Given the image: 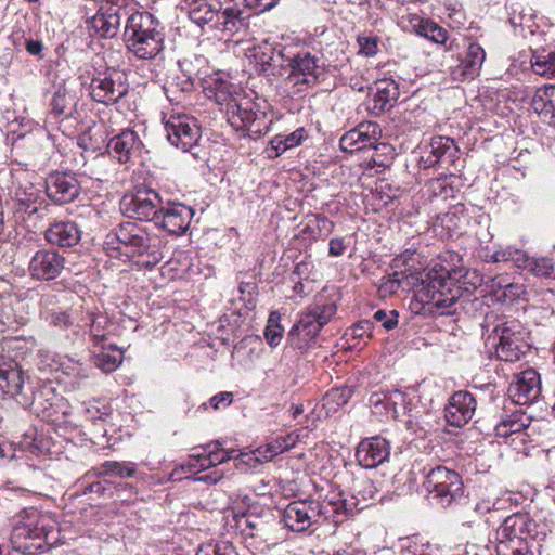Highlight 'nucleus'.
I'll list each match as a JSON object with an SVG mask.
<instances>
[{
	"label": "nucleus",
	"mask_w": 555,
	"mask_h": 555,
	"mask_svg": "<svg viewBox=\"0 0 555 555\" xmlns=\"http://www.w3.org/2000/svg\"><path fill=\"white\" fill-rule=\"evenodd\" d=\"M122 15L118 8L101 5L98 13L89 21V25L100 37L114 38L119 31Z\"/></svg>",
	"instance_id": "c756f323"
},
{
	"label": "nucleus",
	"mask_w": 555,
	"mask_h": 555,
	"mask_svg": "<svg viewBox=\"0 0 555 555\" xmlns=\"http://www.w3.org/2000/svg\"><path fill=\"white\" fill-rule=\"evenodd\" d=\"M530 422V416L521 410L504 413L494 427L495 436L504 438L514 449H520L527 442L528 434L525 430Z\"/></svg>",
	"instance_id": "f3484780"
},
{
	"label": "nucleus",
	"mask_w": 555,
	"mask_h": 555,
	"mask_svg": "<svg viewBox=\"0 0 555 555\" xmlns=\"http://www.w3.org/2000/svg\"><path fill=\"white\" fill-rule=\"evenodd\" d=\"M196 555H236V553L231 544L222 542L202 545Z\"/></svg>",
	"instance_id": "680f3d73"
},
{
	"label": "nucleus",
	"mask_w": 555,
	"mask_h": 555,
	"mask_svg": "<svg viewBox=\"0 0 555 555\" xmlns=\"http://www.w3.org/2000/svg\"><path fill=\"white\" fill-rule=\"evenodd\" d=\"M44 238L53 246L69 248L81 240V230L74 221H55L44 231Z\"/></svg>",
	"instance_id": "bb28decb"
},
{
	"label": "nucleus",
	"mask_w": 555,
	"mask_h": 555,
	"mask_svg": "<svg viewBox=\"0 0 555 555\" xmlns=\"http://www.w3.org/2000/svg\"><path fill=\"white\" fill-rule=\"evenodd\" d=\"M89 90L95 102L105 105L115 104L128 92L126 76L117 69L98 73L91 79Z\"/></svg>",
	"instance_id": "9b49d317"
},
{
	"label": "nucleus",
	"mask_w": 555,
	"mask_h": 555,
	"mask_svg": "<svg viewBox=\"0 0 555 555\" xmlns=\"http://www.w3.org/2000/svg\"><path fill=\"white\" fill-rule=\"evenodd\" d=\"M535 14L531 8L529 9H522L520 12L513 13V16L511 17V22L513 25H518L522 29L527 28L531 34L534 33L533 27H537L534 23Z\"/></svg>",
	"instance_id": "4d7b16f0"
},
{
	"label": "nucleus",
	"mask_w": 555,
	"mask_h": 555,
	"mask_svg": "<svg viewBox=\"0 0 555 555\" xmlns=\"http://www.w3.org/2000/svg\"><path fill=\"white\" fill-rule=\"evenodd\" d=\"M461 295V286L442 266L424 272L416 294L429 313L439 315L455 313Z\"/></svg>",
	"instance_id": "7ed1b4c3"
},
{
	"label": "nucleus",
	"mask_w": 555,
	"mask_h": 555,
	"mask_svg": "<svg viewBox=\"0 0 555 555\" xmlns=\"http://www.w3.org/2000/svg\"><path fill=\"white\" fill-rule=\"evenodd\" d=\"M353 391L349 387L331 389L324 397V405H345L351 398Z\"/></svg>",
	"instance_id": "6e6d98bb"
},
{
	"label": "nucleus",
	"mask_w": 555,
	"mask_h": 555,
	"mask_svg": "<svg viewBox=\"0 0 555 555\" xmlns=\"http://www.w3.org/2000/svg\"><path fill=\"white\" fill-rule=\"evenodd\" d=\"M228 121L235 130H247L261 133L260 121L266 118L264 112L248 96L234 98L227 104Z\"/></svg>",
	"instance_id": "f8f14e48"
},
{
	"label": "nucleus",
	"mask_w": 555,
	"mask_h": 555,
	"mask_svg": "<svg viewBox=\"0 0 555 555\" xmlns=\"http://www.w3.org/2000/svg\"><path fill=\"white\" fill-rule=\"evenodd\" d=\"M160 238L132 221L112 229L105 236L104 250L112 258L134 259L137 263L153 269L164 258Z\"/></svg>",
	"instance_id": "f257e3e1"
},
{
	"label": "nucleus",
	"mask_w": 555,
	"mask_h": 555,
	"mask_svg": "<svg viewBox=\"0 0 555 555\" xmlns=\"http://www.w3.org/2000/svg\"><path fill=\"white\" fill-rule=\"evenodd\" d=\"M530 62L535 74L555 77V50H535L531 55Z\"/></svg>",
	"instance_id": "a19ab883"
},
{
	"label": "nucleus",
	"mask_w": 555,
	"mask_h": 555,
	"mask_svg": "<svg viewBox=\"0 0 555 555\" xmlns=\"http://www.w3.org/2000/svg\"><path fill=\"white\" fill-rule=\"evenodd\" d=\"M215 26H221L229 33H238L249 25L251 16L248 5L243 0H221Z\"/></svg>",
	"instance_id": "412c9836"
},
{
	"label": "nucleus",
	"mask_w": 555,
	"mask_h": 555,
	"mask_svg": "<svg viewBox=\"0 0 555 555\" xmlns=\"http://www.w3.org/2000/svg\"><path fill=\"white\" fill-rule=\"evenodd\" d=\"M53 531L54 524L33 509L14 524L10 541L13 548L23 555L43 553L53 543L50 538Z\"/></svg>",
	"instance_id": "423d86ee"
},
{
	"label": "nucleus",
	"mask_w": 555,
	"mask_h": 555,
	"mask_svg": "<svg viewBox=\"0 0 555 555\" xmlns=\"http://www.w3.org/2000/svg\"><path fill=\"white\" fill-rule=\"evenodd\" d=\"M390 442L380 437L374 436L361 440L356 450L358 464L365 469H373L389 461Z\"/></svg>",
	"instance_id": "6ab92c4d"
},
{
	"label": "nucleus",
	"mask_w": 555,
	"mask_h": 555,
	"mask_svg": "<svg viewBox=\"0 0 555 555\" xmlns=\"http://www.w3.org/2000/svg\"><path fill=\"white\" fill-rule=\"evenodd\" d=\"M164 38L163 27L152 13L138 11L127 17L124 42L137 59H155L164 49Z\"/></svg>",
	"instance_id": "20e7f679"
},
{
	"label": "nucleus",
	"mask_w": 555,
	"mask_h": 555,
	"mask_svg": "<svg viewBox=\"0 0 555 555\" xmlns=\"http://www.w3.org/2000/svg\"><path fill=\"white\" fill-rule=\"evenodd\" d=\"M476 408V399L469 391H456L446 406V420L451 426L462 427L473 418Z\"/></svg>",
	"instance_id": "b1692460"
},
{
	"label": "nucleus",
	"mask_w": 555,
	"mask_h": 555,
	"mask_svg": "<svg viewBox=\"0 0 555 555\" xmlns=\"http://www.w3.org/2000/svg\"><path fill=\"white\" fill-rule=\"evenodd\" d=\"M181 468L182 470L188 468L190 473H201L211 468L207 451L201 449V451L190 454L186 465H182Z\"/></svg>",
	"instance_id": "864d4df0"
},
{
	"label": "nucleus",
	"mask_w": 555,
	"mask_h": 555,
	"mask_svg": "<svg viewBox=\"0 0 555 555\" xmlns=\"http://www.w3.org/2000/svg\"><path fill=\"white\" fill-rule=\"evenodd\" d=\"M550 529L546 522L528 512H517L504 518L495 531L498 555H527L529 541H542Z\"/></svg>",
	"instance_id": "f03ea898"
},
{
	"label": "nucleus",
	"mask_w": 555,
	"mask_h": 555,
	"mask_svg": "<svg viewBox=\"0 0 555 555\" xmlns=\"http://www.w3.org/2000/svg\"><path fill=\"white\" fill-rule=\"evenodd\" d=\"M164 203L163 197L154 189L139 186L133 193L125 195L120 205L128 217L155 224L164 209Z\"/></svg>",
	"instance_id": "1a4fd4ad"
},
{
	"label": "nucleus",
	"mask_w": 555,
	"mask_h": 555,
	"mask_svg": "<svg viewBox=\"0 0 555 555\" xmlns=\"http://www.w3.org/2000/svg\"><path fill=\"white\" fill-rule=\"evenodd\" d=\"M299 235L304 240H309L310 242H315L320 237V229L318 221H315V215H309L306 217L305 221L300 224Z\"/></svg>",
	"instance_id": "bf43d9fd"
},
{
	"label": "nucleus",
	"mask_w": 555,
	"mask_h": 555,
	"mask_svg": "<svg viewBox=\"0 0 555 555\" xmlns=\"http://www.w3.org/2000/svg\"><path fill=\"white\" fill-rule=\"evenodd\" d=\"M411 22L417 35L439 44L447 42L448 31L435 22L420 17H414Z\"/></svg>",
	"instance_id": "58836bf2"
},
{
	"label": "nucleus",
	"mask_w": 555,
	"mask_h": 555,
	"mask_svg": "<svg viewBox=\"0 0 555 555\" xmlns=\"http://www.w3.org/2000/svg\"><path fill=\"white\" fill-rule=\"evenodd\" d=\"M433 503L443 508L451 506L463 495L462 477L454 469L443 465L430 468L423 483Z\"/></svg>",
	"instance_id": "6e6552de"
},
{
	"label": "nucleus",
	"mask_w": 555,
	"mask_h": 555,
	"mask_svg": "<svg viewBox=\"0 0 555 555\" xmlns=\"http://www.w3.org/2000/svg\"><path fill=\"white\" fill-rule=\"evenodd\" d=\"M494 333L499 340L495 353L500 360L516 362L527 352L526 333L518 321H504L495 326Z\"/></svg>",
	"instance_id": "9d476101"
},
{
	"label": "nucleus",
	"mask_w": 555,
	"mask_h": 555,
	"mask_svg": "<svg viewBox=\"0 0 555 555\" xmlns=\"http://www.w3.org/2000/svg\"><path fill=\"white\" fill-rule=\"evenodd\" d=\"M360 52L365 56H375L379 49V38L375 36L359 35L357 39Z\"/></svg>",
	"instance_id": "e2e57ef3"
},
{
	"label": "nucleus",
	"mask_w": 555,
	"mask_h": 555,
	"mask_svg": "<svg viewBox=\"0 0 555 555\" xmlns=\"http://www.w3.org/2000/svg\"><path fill=\"white\" fill-rule=\"evenodd\" d=\"M357 134H360L359 144L361 151L377 149L382 137V128L375 121H364L356 127Z\"/></svg>",
	"instance_id": "37998d69"
},
{
	"label": "nucleus",
	"mask_w": 555,
	"mask_h": 555,
	"mask_svg": "<svg viewBox=\"0 0 555 555\" xmlns=\"http://www.w3.org/2000/svg\"><path fill=\"white\" fill-rule=\"evenodd\" d=\"M360 134H357L356 128L347 131L339 140L341 151L354 153L361 151L359 144Z\"/></svg>",
	"instance_id": "0e129e2a"
},
{
	"label": "nucleus",
	"mask_w": 555,
	"mask_h": 555,
	"mask_svg": "<svg viewBox=\"0 0 555 555\" xmlns=\"http://www.w3.org/2000/svg\"><path fill=\"white\" fill-rule=\"evenodd\" d=\"M12 199L16 203L17 211L36 214L41 205L40 190L30 182L13 184L10 190Z\"/></svg>",
	"instance_id": "2f4dec72"
},
{
	"label": "nucleus",
	"mask_w": 555,
	"mask_h": 555,
	"mask_svg": "<svg viewBox=\"0 0 555 555\" xmlns=\"http://www.w3.org/2000/svg\"><path fill=\"white\" fill-rule=\"evenodd\" d=\"M94 476L93 469L87 473L80 479V488L83 494L95 493L99 496L112 495L113 488L107 480H98L90 483H86L87 478Z\"/></svg>",
	"instance_id": "3c124183"
},
{
	"label": "nucleus",
	"mask_w": 555,
	"mask_h": 555,
	"mask_svg": "<svg viewBox=\"0 0 555 555\" xmlns=\"http://www.w3.org/2000/svg\"><path fill=\"white\" fill-rule=\"evenodd\" d=\"M285 47L275 44L269 40H263L259 46L254 48L253 57L259 70L266 75H275L276 62L284 61Z\"/></svg>",
	"instance_id": "c85d7f7f"
},
{
	"label": "nucleus",
	"mask_w": 555,
	"mask_h": 555,
	"mask_svg": "<svg viewBox=\"0 0 555 555\" xmlns=\"http://www.w3.org/2000/svg\"><path fill=\"white\" fill-rule=\"evenodd\" d=\"M235 528L245 538L258 539L262 542L273 540V533L279 526L274 514L270 509L261 512H247L234 517Z\"/></svg>",
	"instance_id": "ddd939ff"
},
{
	"label": "nucleus",
	"mask_w": 555,
	"mask_h": 555,
	"mask_svg": "<svg viewBox=\"0 0 555 555\" xmlns=\"http://www.w3.org/2000/svg\"><path fill=\"white\" fill-rule=\"evenodd\" d=\"M395 389L375 391L370 396L369 402L376 414H390L392 393Z\"/></svg>",
	"instance_id": "8fccbe9b"
},
{
	"label": "nucleus",
	"mask_w": 555,
	"mask_h": 555,
	"mask_svg": "<svg viewBox=\"0 0 555 555\" xmlns=\"http://www.w3.org/2000/svg\"><path fill=\"white\" fill-rule=\"evenodd\" d=\"M284 328L281 325V314L278 311H272L269 314L267 326L264 328V338L267 344L274 348L280 345L283 338Z\"/></svg>",
	"instance_id": "de8ad7c7"
},
{
	"label": "nucleus",
	"mask_w": 555,
	"mask_h": 555,
	"mask_svg": "<svg viewBox=\"0 0 555 555\" xmlns=\"http://www.w3.org/2000/svg\"><path fill=\"white\" fill-rule=\"evenodd\" d=\"M46 320L62 330L68 328L72 326L73 321L67 312L64 311H50L48 312Z\"/></svg>",
	"instance_id": "338daca9"
},
{
	"label": "nucleus",
	"mask_w": 555,
	"mask_h": 555,
	"mask_svg": "<svg viewBox=\"0 0 555 555\" xmlns=\"http://www.w3.org/2000/svg\"><path fill=\"white\" fill-rule=\"evenodd\" d=\"M164 209L158 216L155 225L171 235H181L190 227L194 209L180 202L165 201Z\"/></svg>",
	"instance_id": "a211bd4d"
},
{
	"label": "nucleus",
	"mask_w": 555,
	"mask_h": 555,
	"mask_svg": "<svg viewBox=\"0 0 555 555\" xmlns=\"http://www.w3.org/2000/svg\"><path fill=\"white\" fill-rule=\"evenodd\" d=\"M231 89L232 85L222 78H211L206 81L205 86L207 96L210 99L214 98L219 104H228L230 100L235 98L232 96Z\"/></svg>",
	"instance_id": "a18cd8bd"
},
{
	"label": "nucleus",
	"mask_w": 555,
	"mask_h": 555,
	"mask_svg": "<svg viewBox=\"0 0 555 555\" xmlns=\"http://www.w3.org/2000/svg\"><path fill=\"white\" fill-rule=\"evenodd\" d=\"M508 502L512 503V495L509 493L501 498H498L494 501L483 500L481 502H478L476 504L475 511L480 514L501 511L505 508V505Z\"/></svg>",
	"instance_id": "13d9d810"
},
{
	"label": "nucleus",
	"mask_w": 555,
	"mask_h": 555,
	"mask_svg": "<svg viewBox=\"0 0 555 555\" xmlns=\"http://www.w3.org/2000/svg\"><path fill=\"white\" fill-rule=\"evenodd\" d=\"M122 361V351L109 345L94 354L93 363L104 373L115 371Z\"/></svg>",
	"instance_id": "79ce46f5"
},
{
	"label": "nucleus",
	"mask_w": 555,
	"mask_h": 555,
	"mask_svg": "<svg viewBox=\"0 0 555 555\" xmlns=\"http://www.w3.org/2000/svg\"><path fill=\"white\" fill-rule=\"evenodd\" d=\"M378 489L374 481L371 479L360 480L354 487V494L351 502H345V509L347 513L353 511H362L377 501Z\"/></svg>",
	"instance_id": "473e14b6"
},
{
	"label": "nucleus",
	"mask_w": 555,
	"mask_h": 555,
	"mask_svg": "<svg viewBox=\"0 0 555 555\" xmlns=\"http://www.w3.org/2000/svg\"><path fill=\"white\" fill-rule=\"evenodd\" d=\"M540 393L541 378L534 369H528L517 374L507 389V395L512 402L518 405L534 402Z\"/></svg>",
	"instance_id": "aec40b11"
},
{
	"label": "nucleus",
	"mask_w": 555,
	"mask_h": 555,
	"mask_svg": "<svg viewBox=\"0 0 555 555\" xmlns=\"http://www.w3.org/2000/svg\"><path fill=\"white\" fill-rule=\"evenodd\" d=\"M85 417L92 423L105 421L111 414L109 404L102 399H93L81 403Z\"/></svg>",
	"instance_id": "49530a36"
},
{
	"label": "nucleus",
	"mask_w": 555,
	"mask_h": 555,
	"mask_svg": "<svg viewBox=\"0 0 555 555\" xmlns=\"http://www.w3.org/2000/svg\"><path fill=\"white\" fill-rule=\"evenodd\" d=\"M233 402V393L230 391H221L209 399L208 402H204L201 408L207 409L208 405L214 410H220L229 406Z\"/></svg>",
	"instance_id": "69168bd1"
},
{
	"label": "nucleus",
	"mask_w": 555,
	"mask_h": 555,
	"mask_svg": "<svg viewBox=\"0 0 555 555\" xmlns=\"http://www.w3.org/2000/svg\"><path fill=\"white\" fill-rule=\"evenodd\" d=\"M375 93L371 100L370 112L378 116L390 111L397 103L400 89L399 83L392 78L378 79L375 82Z\"/></svg>",
	"instance_id": "a878e982"
},
{
	"label": "nucleus",
	"mask_w": 555,
	"mask_h": 555,
	"mask_svg": "<svg viewBox=\"0 0 555 555\" xmlns=\"http://www.w3.org/2000/svg\"><path fill=\"white\" fill-rule=\"evenodd\" d=\"M306 130L298 128L288 134H276L271 139L266 153L269 158H276L289 149L296 147L301 144L306 138Z\"/></svg>",
	"instance_id": "c9c22d12"
},
{
	"label": "nucleus",
	"mask_w": 555,
	"mask_h": 555,
	"mask_svg": "<svg viewBox=\"0 0 555 555\" xmlns=\"http://www.w3.org/2000/svg\"><path fill=\"white\" fill-rule=\"evenodd\" d=\"M531 107L540 117L555 125V85L539 88L532 98Z\"/></svg>",
	"instance_id": "72a5a7b5"
},
{
	"label": "nucleus",
	"mask_w": 555,
	"mask_h": 555,
	"mask_svg": "<svg viewBox=\"0 0 555 555\" xmlns=\"http://www.w3.org/2000/svg\"><path fill=\"white\" fill-rule=\"evenodd\" d=\"M23 323L24 319L22 317L17 318V315L13 311L11 302L8 301L3 295L0 294V324L5 325L8 327H17Z\"/></svg>",
	"instance_id": "603ef678"
},
{
	"label": "nucleus",
	"mask_w": 555,
	"mask_h": 555,
	"mask_svg": "<svg viewBox=\"0 0 555 555\" xmlns=\"http://www.w3.org/2000/svg\"><path fill=\"white\" fill-rule=\"evenodd\" d=\"M48 197L57 205L72 203L80 193L76 177L68 172H52L46 180Z\"/></svg>",
	"instance_id": "4be33fe9"
},
{
	"label": "nucleus",
	"mask_w": 555,
	"mask_h": 555,
	"mask_svg": "<svg viewBox=\"0 0 555 555\" xmlns=\"http://www.w3.org/2000/svg\"><path fill=\"white\" fill-rule=\"evenodd\" d=\"M399 312L397 310L379 309L374 312L373 320L382 324L386 331H391L398 325Z\"/></svg>",
	"instance_id": "052dcab7"
},
{
	"label": "nucleus",
	"mask_w": 555,
	"mask_h": 555,
	"mask_svg": "<svg viewBox=\"0 0 555 555\" xmlns=\"http://www.w3.org/2000/svg\"><path fill=\"white\" fill-rule=\"evenodd\" d=\"M138 464L131 461H113L103 462L99 467L93 468L95 477H114L128 479L135 476Z\"/></svg>",
	"instance_id": "e433bc0d"
},
{
	"label": "nucleus",
	"mask_w": 555,
	"mask_h": 555,
	"mask_svg": "<svg viewBox=\"0 0 555 555\" xmlns=\"http://www.w3.org/2000/svg\"><path fill=\"white\" fill-rule=\"evenodd\" d=\"M486 60L483 48L476 42H470L467 47L465 57L460 65L452 72L455 79L466 80L476 77Z\"/></svg>",
	"instance_id": "7c9ffc66"
},
{
	"label": "nucleus",
	"mask_w": 555,
	"mask_h": 555,
	"mask_svg": "<svg viewBox=\"0 0 555 555\" xmlns=\"http://www.w3.org/2000/svg\"><path fill=\"white\" fill-rule=\"evenodd\" d=\"M50 116L55 120H65L73 117L76 102L70 92L63 86H59L50 102Z\"/></svg>",
	"instance_id": "f704fd0d"
},
{
	"label": "nucleus",
	"mask_w": 555,
	"mask_h": 555,
	"mask_svg": "<svg viewBox=\"0 0 555 555\" xmlns=\"http://www.w3.org/2000/svg\"><path fill=\"white\" fill-rule=\"evenodd\" d=\"M374 324L371 320H361L351 327V334L356 338L372 337Z\"/></svg>",
	"instance_id": "774afa93"
},
{
	"label": "nucleus",
	"mask_w": 555,
	"mask_h": 555,
	"mask_svg": "<svg viewBox=\"0 0 555 555\" xmlns=\"http://www.w3.org/2000/svg\"><path fill=\"white\" fill-rule=\"evenodd\" d=\"M525 254L526 253H524L519 249L506 247V248L494 251L491 255V260H492V262H508V261H511L517 268L520 269Z\"/></svg>",
	"instance_id": "5fc2aeb1"
},
{
	"label": "nucleus",
	"mask_w": 555,
	"mask_h": 555,
	"mask_svg": "<svg viewBox=\"0 0 555 555\" xmlns=\"http://www.w3.org/2000/svg\"><path fill=\"white\" fill-rule=\"evenodd\" d=\"M459 149L449 137H434L425 146L421 156L424 168H430L441 162L453 163Z\"/></svg>",
	"instance_id": "393cba45"
},
{
	"label": "nucleus",
	"mask_w": 555,
	"mask_h": 555,
	"mask_svg": "<svg viewBox=\"0 0 555 555\" xmlns=\"http://www.w3.org/2000/svg\"><path fill=\"white\" fill-rule=\"evenodd\" d=\"M189 17L199 27L211 23L217 20L218 9H215L210 3L205 0H193L189 4Z\"/></svg>",
	"instance_id": "ea45409f"
},
{
	"label": "nucleus",
	"mask_w": 555,
	"mask_h": 555,
	"mask_svg": "<svg viewBox=\"0 0 555 555\" xmlns=\"http://www.w3.org/2000/svg\"><path fill=\"white\" fill-rule=\"evenodd\" d=\"M24 372L17 362L0 359V397L22 395Z\"/></svg>",
	"instance_id": "cd10ccee"
},
{
	"label": "nucleus",
	"mask_w": 555,
	"mask_h": 555,
	"mask_svg": "<svg viewBox=\"0 0 555 555\" xmlns=\"http://www.w3.org/2000/svg\"><path fill=\"white\" fill-rule=\"evenodd\" d=\"M220 446L221 444L219 441H215L202 448L203 451H207L209 455V461L211 462V467L223 464L229 460L237 457L236 450H225Z\"/></svg>",
	"instance_id": "09e8293b"
},
{
	"label": "nucleus",
	"mask_w": 555,
	"mask_h": 555,
	"mask_svg": "<svg viewBox=\"0 0 555 555\" xmlns=\"http://www.w3.org/2000/svg\"><path fill=\"white\" fill-rule=\"evenodd\" d=\"M165 130L170 144L183 152H190L201 139L196 119L185 114L170 115L165 122Z\"/></svg>",
	"instance_id": "4468645a"
},
{
	"label": "nucleus",
	"mask_w": 555,
	"mask_h": 555,
	"mask_svg": "<svg viewBox=\"0 0 555 555\" xmlns=\"http://www.w3.org/2000/svg\"><path fill=\"white\" fill-rule=\"evenodd\" d=\"M142 147L143 143L139 134L131 129L121 130L118 134L111 138L106 145L108 155L121 164L139 157Z\"/></svg>",
	"instance_id": "5701e85b"
},
{
	"label": "nucleus",
	"mask_w": 555,
	"mask_h": 555,
	"mask_svg": "<svg viewBox=\"0 0 555 555\" xmlns=\"http://www.w3.org/2000/svg\"><path fill=\"white\" fill-rule=\"evenodd\" d=\"M520 269L528 270L539 278H552L555 272L553 259L548 257H530L525 254Z\"/></svg>",
	"instance_id": "c03bdc74"
},
{
	"label": "nucleus",
	"mask_w": 555,
	"mask_h": 555,
	"mask_svg": "<svg viewBox=\"0 0 555 555\" xmlns=\"http://www.w3.org/2000/svg\"><path fill=\"white\" fill-rule=\"evenodd\" d=\"M337 307L333 301H324L318 297L299 315L297 322L289 330L287 341L289 346L301 352L312 348L321 330L336 314Z\"/></svg>",
	"instance_id": "39448f33"
},
{
	"label": "nucleus",
	"mask_w": 555,
	"mask_h": 555,
	"mask_svg": "<svg viewBox=\"0 0 555 555\" xmlns=\"http://www.w3.org/2000/svg\"><path fill=\"white\" fill-rule=\"evenodd\" d=\"M288 75L284 86L289 95L295 96L306 92L323 79L324 62L309 51H299L293 56H286Z\"/></svg>",
	"instance_id": "0eeeda50"
},
{
	"label": "nucleus",
	"mask_w": 555,
	"mask_h": 555,
	"mask_svg": "<svg viewBox=\"0 0 555 555\" xmlns=\"http://www.w3.org/2000/svg\"><path fill=\"white\" fill-rule=\"evenodd\" d=\"M391 416L396 420H399L402 416H409L406 420V427L415 433L420 429L424 434L426 429L424 427L418 426V422L412 418V400L408 398V395L399 389H395L392 393V404H391Z\"/></svg>",
	"instance_id": "4c0bfd02"
},
{
	"label": "nucleus",
	"mask_w": 555,
	"mask_h": 555,
	"mask_svg": "<svg viewBox=\"0 0 555 555\" xmlns=\"http://www.w3.org/2000/svg\"><path fill=\"white\" fill-rule=\"evenodd\" d=\"M322 504L314 500L291 502L282 514L284 526L293 532H305L322 516Z\"/></svg>",
	"instance_id": "2eb2a0df"
},
{
	"label": "nucleus",
	"mask_w": 555,
	"mask_h": 555,
	"mask_svg": "<svg viewBox=\"0 0 555 555\" xmlns=\"http://www.w3.org/2000/svg\"><path fill=\"white\" fill-rule=\"evenodd\" d=\"M63 255L51 247L37 249L28 261L29 276L35 281L48 282L59 278L65 269Z\"/></svg>",
	"instance_id": "dca6fc26"
}]
</instances>
